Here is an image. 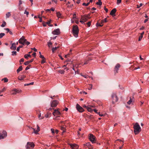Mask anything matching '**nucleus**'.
<instances>
[{
	"mask_svg": "<svg viewBox=\"0 0 149 149\" xmlns=\"http://www.w3.org/2000/svg\"><path fill=\"white\" fill-rule=\"evenodd\" d=\"M24 59L23 58H21L19 61V62L20 63V64H21L22 63H21V62H24Z\"/></svg>",
	"mask_w": 149,
	"mask_h": 149,
	"instance_id": "nucleus-45",
	"label": "nucleus"
},
{
	"mask_svg": "<svg viewBox=\"0 0 149 149\" xmlns=\"http://www.w3.org/2000/svg\"><path fill=\"white\" fill-rule=\"evenodd\" d=\"M90 2H88L87 3H83L82 4V5L83 6H88V5L89 4Z\"/></svg>",
	"mask_w": 149,
	"mask_h": 149,
	"instance_id": "nucleus-37",
	"label": "nucleus"
},
{
	"mask_svg": "<svg viewBox=\"0 0 149 149\" xmlns=\"http://www.w3.org/2000/svg\"><path fill=\"white\" fill-rule=\"evenodd\" d=\"M60 30L59 29H57L52 32V33L54 35H58L60 33Z\"/></svg>",
	"mask_w": 149,
	"mask_h": 149,
	"instance_id": "nucleus-12",
	"label": "nucleus"
},
{
	"mask_svg": "<svg viewBox=\"0 0 149 149\" xmlns=\"http://www.w3.org/2000/svg\"><path fill=\"white\" fill-rule=\"evenodd\" d=\"M51 21V20H50L48 21V22H46L47 24L49 25L50 24Z\"/></svg>",
	"mask_w": 149,
	"mask_h": 149,
	"instance_id": "nucleus-56",
	"label": "nucleus"
},
{
	"mask_svg": "<svg viewBox=\"0 0 149 149\" xmlns=\"http://www.w3.org/2000/svg\"><path fill=\"white\" fill-rule=\"evenodd\" d=\"M87 24L88 26V27H89L91 25V22H89L87 23Z\"/></svg>",
	"mask_w": 149,
	"mask_h": 149,
	"instance_id": "nucleus-53",
	"label": "nucleus"
},
{
	"mask_svg": "<svg viewBox=\"0 0 149 149\" xmlns=\"http://www.w3.org/2000/svg\"><path fill=\"white\" fill-rule=\"evenodd\" d=\"M22 68H23L22 66H20L17 70V73H18L19 71H21L22 70Z\"/></svg>",
	"mask_w": 149,
	"mask_h": 149,
	"instance_id": "nucleus-20",
	"label": "nucleus"
},
{
	"mask_svg": "<svg viewBox=\"0 0 149 149\" xmlns=\"http://www.w3.org/2000/svg\"><path fill=\"white\" fill-rule=\"evenodd\" d=\"M5 29L8 32H9L10 31V30L8 28H5Z\"/></svg>",
	"mask_w": 149,
	"mask_h": 149,
	"instance_id": "nucleus-61",
	"label": "nucleus"
},
{
	"mask_svg": "<svg viewBox=\"0 0 149 149\" xmlns=\"http://www.w3.org/2000/svg\"><path fill=\"white\" fill-rule=\"evenodd\" d=\"M47 23L46 22H43V25L44 26H46Z\"/></svg>",
	"mask_w": 149,
	"mask_h": 149,
	"instance_id": "nucleus-52",
	"label": "nucleus"
},
{
	"mask_svg": "<svg viewBox=\"0 0 149 149\" xmlns=\"http://www.w3.org/2000/svg\"><path fill=\"white\" fill-rule=\"evenodd\" d=\"M59 48V47H53L52 48V50L53 53H54L55 50H57Z\"/></svg>",
	"mask_w": 149,
	"mask_h": 149,
	"instance_id": "nucleus-19",
	"label": "nucleus"
},
{
	"mask_svg": "<svg viewBox=\"0 0 149 149\" xmlns=\"http://www.w3.org/2000/svg\"><path fill=\"white\" fill-rule=\"evenodd\" d=\"M98 114L100 116H103L104 115L103 114H100V112H98Z\"/></svg>",
	"mask_w": 149,
	"mask_h": 149,
	"instance_id": "nucleus-60",
	"label": "nucleus"
},
{
	"mask_svg": "<svg viewBox=\"0 0 149 149\" xmlns=\"http://www.w3.org/2000/svg\"><path fill=\"white\" fill-rule=\"evenodd\" d=\"M5 35V34L4 33H0V38H2Z\"/></svg>",
	"mask_w": 149,
	"mask_h": 149,
	"instance_id": "nucleus-34",
	"label": "nucleus"
},
{
	"mask_svg": "<svg viewBox=\"0 0 149 149\" xmlns=\"http://www.w3.org/2000/svg\"><path fill=\"white\" fill-rule=\"evenodd\" d=\"M58 102L56 100H54L51 102V107H56L58 104Z\"/></svg>",
	"mask_w": 149,
	"mask_h": 149,
	"instance_id": "nucleus-10",
	"label": "nucleus"
},
{
	"mask_svg": "<svg viewBox=\"0 0 149 149\" xmlns=\"http://www.w3.org/2000/svg\"><path fill=\"white\" fill-rule=\"evenodd\" d=\"M51 131L52 134H54L55 133L54 130L53 128L51 129Z\"/></svg>",
	"mask_w": 149,
	"mask_h": 149,
	"instance_id": "nucleus-42",
	"label": "nucleus"
},
{
	"mask_svg": "<svg viewBox=\"0 0 149 149\" xmlns=\"http://www.w3.org/2000/svg\"><path fill=\"white\" fill-rule=\"evenodd\" d=\"M26 77V76L24 75H22L19 76L18 77V79L19 80H23Z\"/></svg>",
	"mask_w": 149,
	"mask_h": 149,
	"instance_id": "nucleus-18",
	"label": "nucleus"
},
{
	"mask_svg": "<svg viewBox=\"0 0 149 149\" xmlns=\"http://www.w3.org/2000/svg\"><path fill=\"white\" fill-rule=\"evenodd\" d=\"M51 113H49V114L48 113H47V114H46L45 115V117L46 118H48L49 117V115H51Z\"/></svg>",
	"mask_w": 149,
	"mask_h": 149,
	"instance_id": "nucleus-35",
	"label": "nucleus"
},
{
	"mask_svg": "<svg viewBox=\"0 0 149 149\" xmlns=\"http://www.w3.org/2000/svg\"><path fill=\"white\" fill-rule=\"evenodd\" d=\"M31 49L33 50L35 52L37 51V49H36L35 48H31Z\"/></svg>",
	"mask_w": 149,
	"mask_h": 149,
	"instance_id": "nucleus-57",
	"label": "nucleus"
},
{
	"mask_svg": "<svg viewBox=\"0 0 149 149\" xmlns=\"http://www.w3.org/2000/svg\"><path fill=\"white\" fill-rule=\"evenodd\" d=\"M111 97L112 99V102L114 104L115 102H117L118 100V98L116 95L115 93H113L111 95Z\"/></svg>",
	"mask_w": 149,
	"mask_h": 149,
	"instance_id": "nucleus-5",
	"label": "nucleus"
},
{
	"mask_svg": "<svg viewBox=\"0 0 149 149\" xmlns=\"http://www.w3.org/2000/svg\"><path fill=\"white\" fill-rule=\"evenodd\" d=\"M104 9L105 10L106 12L107 13L108 12V10L107 8H106L105 7H104Z\"/></svg>",
	"mask_w": 149,
	"mask_h": 149,
	"instance_id": "nucleus-62",
	"label": "nucleus"
},
{
	"mask_svg": "<svg viewBox=\"0 0 149 149\" xmlns=\"http://www.w3.org/2000/svg\"><path fill=\"white\" fill-rule=\"evenodd\" d=\"M87 109L88 111L90 112H92L93 111V109L92 110L90 107H88L87 108Z\"/></svg>",
	"mask_w": 149,
	"mask_h": 149,
	"instance_id": "nucleus-25",
	"label": "nucleus"
},
{
	"mask_svg": "<svg viewBox=\"0 0 149 149\" xmlns=\"http://www.w3.org/2000/svg\"><path fill=\"white\" fill-rule=\"evenodd\" d=\"M37 129L36 130L35 129L33 128V132L35 134H38V132L40 131V127L38 125H37Z\"/></svg>",
	"mask_w": 149,
	"mask_h": 149,
	"instance_id": "nucleus-17",
	"label": "nucleus"
},
{
	"mask_svg": "<svg viewBox=\"0 0 149 149\" xmlns=\"http://www.w3.org/2000/svg\"><path fill=\"white\" fill-rule=\"evenodd\" d=\"M107 22V18H105L104 19V20H103L102 21V22H101V24H102L104 22Z\"/></svg>",
	"mask_w": 149,
	"mask_h": 149,
	"instance_id": "nucleus-47",
	"label": "nucleus"
},
{
	"mask_svg": "<svg viewBox=\"0 0 149 149\" xmlns=\"http://www.w3.org/2000/svg\"><path fill=\"white\" fill-rule=\"evenodd\" d=\"M84 146H86L88 147L91 146V144L90 142L87 143H86V144H84Z\"/></svg>",
	"mask_w": 149,
	"mask_h": 149,
	"instance_id": "nucleus-38",
	"label": "nucleus"
},
{
	"mask_svg": "<svg viewBox=\"0 0 149 149\" xmlns=\"http://www.w3.org/2000/svg\"><path fill=\"white\" fill-rule=\"evenodd\" d=\"M70 146L72 147H78V145L75 144H70Z\"/></svg>",
	"mask_w": 149,
	"mask_h": 149,
	"instance_id": "nucleus-24",
	"label": "nucleus"
},
{
	"mask_svg": "<svg viewBox=\"0 0 149 149\" xmlns=\"http://www.w3.org/2000/svg\"><path fill=\"white\" fill-rule=\"evenodd\" d=\"M31 57V55L29 54H26L24 56V57L25 58L27 59H28V57Z\"/></svg>",
	"mask_w": 149,
	"mask_h": 149,
	"instance_id": "nucleus-21",
	"label": "nucleus"
},
{
	"mask_svg": "<svg viewBox=\"0 0 149 149\" xmlns=\"http://www.w3.org/2000/svg\"><path fill=\"white\" fill-rule=\"evenodd\" d=\"M11 55L13 56H16L17 55V52L16 51H13L11 52Z\"/></svg>",
	"mask_w": 149,
	"mask_h": 149,
	"instance_id": "nucleus-26",
	"label": "nucleus"
},
{
	"mask_svg": "<svg viewBox=\"0 0 149 149\" xmlns=\"http://www.w3.org/2000/svg\"><path fill=\"white\" fill-rule=\"evenodd\" d=\"M6 90V88H4L2 89L1 90H0V93H1Z\"/></svg>",
	"mask_w": 149,
	"mask_h": 149,
	"instance_id": "nucleus-40",
	"label": "nucleus"
},
{
	"mask_svg": "<svg viewBox=\"0 0 149 149\" xmlns=\"http://www.w3.org/2000/svg\"><path fill=\"white\" fill-rule=\"evenodd\" d=\"M61 129L63 131V133L65 132V129L64 127H61Z\"/></svg>",
	"mask_w": 149,
	"mask_h": 149,
	"instance_id": "nucleus-29",
	"label": "nucleus"
},
{
	"mask_svg": "<svg viewBox=\"0 0 149 149\" xmlns=\"http://www.w3.org/2000/svg\"><path fill=\"white\" fill-rule=\"evenodd\" d=\"M21 91L20 90H19L16 89H14L12 90L11 91V94L13 95L16 94L17 93H19Z\"/></svg>",
	"mask_w": 149,
	"mask_h": 149,
	"instance_id": "nucleus-11",
	"label": "nucleus"
},
{
	"mask_svg": "<svg viewBox=\"0 0 149 149\" xmlns=\"http://www.w3.org/2000/svg\"><path fill=\"white\" fill-rule=\"evenodd\" d=\"M79 31V29L77 26L76 25L73 26L72 28V33L74 36L75 38H77L78 37Z\"/></svg>",
	"mask_w": 149,
	"mask_h": 149,
	"instance_id": "nucleus-3",
	"label": "nucleus"
},
{
	"mask_svg": "<svg viewBox=\"0 0 149 149\" xmlns=\"http://www.w3.org/2000/svg\"><path fill=\"white\" fill-rule=\"evenodd\" d=\"M2 81L3 80L4 82H7L8 81V79L7 78H3L2 80Z\"/></svg>",
	"mask_w": 149,
	"mask_h": 149,
	"instance_id": "nucleus-28",
	"label": "nucleus"
},
{
	"mask_svg": "<svg viewBox=\"0 0 149 149\" xmlns=\"http://www.w3.org/2000/svg\"><path fill=\"white\" fill-rule=\"evenodd\" d=\"M90 18L89 14L81 16V19L84 22H86Z\"/></svg>",
	"mask_w": 149,
	"mask_h": 149,
	"instance_id": "nucleus-6",
	"label": "nucleus"
},
{
	"mask_svg": "<svg viewBox=\"0 0 149 149\" xmlns=\"http://www.w3.org/2000/svg\"><path fill=\"white\" fill-rule=\"evenodd\" d=\"M96 4L98 5L101 6L102 5V2L100 0H98V1L96 3Z\"/></svg>",
	"mask_w": 149,
	"mask_h": 149,
	"instance_id": "nucleus-23",
	"label": "nucleus"
},
{
	"mask_svg": "<svg viewBox=\"0 0 149 149\" xmlns=\"http://www.w3.org/2000/svg\"><path fill=\"white\" fill-rule=\"evenodd\" d=\"M33 60H34V59L32 58V59H31V60H30L29 61H29V63H31L33 61Z\"/></svg>",
	"mask_w": 149,
	"mask_h": 149,
	"instance_id": "nucleus-59",
	"label": "nucleus"
},
{
	"mask_svg": "<svg viewBox=\"0 0 149 149\" xmlns=\"http://www.w3.org/2000/svg\"><path fill=\"white\" fill-rule=\"evenodd\" d=\"M56 14L57 16L58 17V18H59L60 17L61 15V14L60 12H57Z\"/></svg>",
	"mask_w": 149,
	"mask_h": 149,
	"instance_id": "nucleus-27",
	"label": "nucleus"
},
{
	"mask_svg": "<svg viewBox=\"0 0 149 149\" xmlns=\"http://www.w3.org/2000/svg\"><path fill=\"white\" fill-rule=\"evenodd\" d=\"M79 22L81 23L82 24H85V23H84L85 22L83 20H80Z\"/></svg>",
	"mask_w": 149,
	"mask_h": 149,
	"instance_id": "nucleus-54",
	"label": "nucleus"
},
{
	"mask_svg": "<svg viewBox=\"0 0 149 149\" xmlns=\"http://www.w3.org/2000/svg\"><path fill=\"white\" fill-rule=\"evenodd\" d=\"M96 25L97 26H102L103 25H101L100 24V23H97L96 24Z\"/></svg>",
	"mask_w": 149,
	"mask_h": 149,
	"instance_id": "nucleus-49",
	"label": "nucleus"
},
{
	"mask_svg": "<svg viewBox=\"0 0 149 149\" xmlns=\"http://www.w3.org/2000/svg\"><path fill=\"white\" fill-rule=\"evenodd\" d=\"M38 118L40 119H41L44 118V117L43 116H41V114L40 113V114L38 116Z\"/></svg>",
	"mask_w": 149,
	"mask_h": 149,
	"instance_id": "nucleus-39",
	"label": "nucleus"
},
{
	"mask_svg": "<svg viewBox=\"0 0 149 149\" xmlns=\"http://www.w3.org/2000/svg\"><path fill=\"white\" fill-rule=\"evenodd\" d=\"M22 1L21 0H19V5L20 6L22 4Z\"/></svg>",
	"mask_w": 149,
	"mask_h": 149,
	"instance_id": "nucleus-55",
	"label": "nucleus"
},
{
	"mask_svg": "<svg viewBox=\"0 0 149 149\" xmlns=\"http://www.w3.org/2000/svg\"><path fill=\"white\" fill-rule=\"evenodd\" d=\"M34 84L33 82H32L29 83L27 84H24V85L25 86H29V85H33Z\"/></svg>",
	"mask_w": 149,
	"mask_h": 149,
	"instance_id": "nucleus-33",
	"label": "nucleus"
},
{
	"mask_svg": "<svg viewBox=\"0 0 149 149\" xmlns=\"http://www.w3.org/2000/svg\"><path fill=\"white\" fill-rule=\"evenodd\" d=\"M58 72L61 74H63L64 73L65 71L63 70H60L58 71Z\"/></svg>",
	"mask_w": 149,
	"mask_h": 149,
	"instance_id": "nucleus-31",
	"label": "nucleus"
},
{
	"mask_svg": "<svg viewBox=\"0 0 149 149\" xmlns=\"http://www.w3.org/2000/svg\"><path fill=\"white\" fill-rule=\"evenodd\" d=\"M23 47V46L22 45H20L19 47H18L17 49V52H19V49L20 48H22Z\"/></svg>",
	"mask_w": 149,
	"mask_h": 149,
	"instance_id": "nucleus-32",
	"label": "nucleus"
},
{
	"mask_svg": "<svg viewBox=\"0 0 149 149\" xmlns=\"http://www.w3.org/2000/svg\"><path fill=\"white\" fill-rule=\"evenodd\" d=\"M52 114L54 116H58L61 114V113L57 109H54V111L53 113Z\"/></svg>",
	"mask_w": 149,
	"mask_h": 149,
	"instance_id": "nucleus-14",
	"label": "nucleus"
},
{
	"mask_svg": "<svg viewBox=\"0 0 149 149\" xmlns=\"http://www.w3.org/2000/svg\"><path fill=\"white\" fill-rule=\"evenodd\" d=\"M24 13L25 14H26L27 15H28L29 14V13L28 12H27L26 10H25L24 12Z\"/></svg>",
	"mask_w": 149,
	"mask_h": 149,
	"instance_id": "nucleus-51",
	"label": "nucleus"
},
{
	"mask_svg": "<svg viewBox=\"0 0 149 149\" xmlns=\"http://www.w3.org/2000/svg\"><path fill=\"white\" fill-rule=\"evenodd\" d=\"M6 24V22L5 21H3V23L1 25V26L2 27H4Z\"/></svg>",
	"mask_w": 149,
	"mask_h": 149,
	"instance_id": "nucleus-36",
	"label": "nucleus"
},
{
	"mask_svg": "<svg viewBox=\"0 0 149 149\" xmlns=\"http://www.w3.org/2000/svg\"><path fill=\"white\" fill-rule=\"evenodd\" d=\"M6 18H9L11 15L10 13V12H8L6 14Z\"/></svg>",
	"mask_w": 149,
	"mask_h": 149,
	"instance_id": "nucleus-22",
	"label": "nucleus"
},
{
	"mask_svg": "<svg viewBox=\"0 0 149 149\" xmlns=\"http://www.w3.org/2000/svg\"><path fill=\"white\" fill-rule=\"evenodd\" d=\"M18 42L23 45H24L25 44L28 45L30 44V42L27 41L26 39H25V37L24 36H22L19 40Z\"/></svg>",
	"mask_w": 149,
	"mask_h": 149,
	"instance_id": "nucleus-2",
	"label": "nucleus"
},
{
	"mask_svg": "<svg viewBox=\"0 0 149 149\" xmlns=\"http://www.w3.org/2000/svg\"><path fill=\"white\" fill-rule=\"evenodd\" d=\"M93 111H94L96 113L98 114V112H97V110L96 109H93Z\"/></svg>",
	"mask_w": 149,
	"mask_h": 149,
	"instance_id": "nucleus-58",
	"label": "nucleus"
},
{
	"mask_svg": "<svg viewBox=\"0 0 149 149\" xmlns=\"http://www.w3.org/2000/svg\"><path fill=\"white\" fill-rule=\"evenodd\" d=\"M52 43L51 42H47V45L49 47H50L52 45Z\"/></svg>",
	"mask_w": 149,
	"mask_h": 149,
	"instance_id": "nucleus-41",
	"label": "nucleus"
},
{
	"mask_svg": "<svg viewBox=\"0 0 149 149\" xmlns=\"http://www.w3.org/2000/svg\"><path fill=\"white\" fill-rule=\"evenodd\" d=\"M120 66V65L118 63L115 66L114 70V72L115 74L118 73V71Z\"/></svg>",
	"mask_w": 149,
	"mask_h": 149,
	"instance_id": "nucleus-13",
	"label": "nucleus"
},
{
	"mask_svg": "<svg viewBox=\"0 0 149 149\" xmlns=\"http://www.w3.org/2000/svg\"><path fill=\"white\" fill-rule=\"evenodd\" d=\"M29 63V61H26V62H25L24 63V64L25 65H29V63Z\"/></svg>",
	"mask_w": 149,
	"mask_h": 149,
	"instance_id": "nucleus-48",
	"label": "nucleus"
},
{
	"mask_svg": "<svg viewBox=\"0 0 149 149\" xmlns=\"http://www.w3.org/2000/svg\"><path fill=\"white\" fill-rule=\"evenodd\" d=\"M134 132L135 134H138L141 130V128L138 123H136L134 125Z\"/></svg>",
	"mask_w": 149,
	"mask_h": 149,
	"instance_id": "nucleus-1",
	"label": "nucleus"
},
{
	"mask_svg": "<svg viewBox=\"0 0 149 149\" xmlns=\"http://www.w3.org/2000/svg\"><path fill=\"white\" fill-rule=\"evenodd\" d=\"M7 136V133L6 131H0V140L5 138Z\"/></svg>",
	"mask_w": 149,
	"mask_h": 149,
	"instance_id": "nucleus-4",
	"label": "nucleus"
},
{
	"mask_svg": "<svg viewBox=\"0 0 149 149\" xmlns=\"http://www.w3.org/2000/svg\"><path fill=\"white\" fill-rule=\"evenodd\" d=\"M16 43H12L11 46L10 47V49L13 50L15 51L16 50Z\"/></svg>",
	"mask_w": 149,
	"mask_h": 149,
	"instance_id": "nucleus-16",
	"label": "nucleus"
},
{
	"mask_svg": "<svg viewBox=\"0 0 149 149\" xmlns=\"http://www.w3.org/2000/svg\"><path fill=\"white\" fill-rule=\"evenodd\" d=\"M46 61H45V58L44 59H42V61L41 62V63L42 64H43L45 63Z\"/></svg>",
	"mask_w": 149,
	"mask_h": 149,
	"instance_id": "nucleus-46",
	"label": "nucleus"
},
{
	"mask_svg": "<svg viewBox=\"0 0 149 149\" xmlns=\"http://www.w3.org/2000/svg\"><path fill=\"white\" fill-rule=\"evenodd\" d=\"M29 68H30V67H29V66H27V67L26 68L25 70H28V69H29Z\"/></svg>",
	"mask_w": 149,
	"mask_h": 149,
	"instance_id": "nucleus-63",
	"label": "nucleus"
},
{
	"mask_svg": "<svg viewBox=\"0 0 149 149\" xmlns=\"http://www.w3.org/2000/svg\"><path fill=\"white\" fill-rule=\"evenodd\" d=\"M132 102V100L131 97H130V100L127 102V103L128 104H130Z\"/></svg>",
	"mask_w": 149,
	"mask_h": 149,
	"instance_id": "nucleus-30",
	"label": "nucleus"
},
{
	"mask_svg": "<svg viewBox=\"0 0 149 149\" xmlns=\"http://www.w3.org/2000/svg\"><path fill=\"white\" fill-rule=\"evenodd\" d=\"M40 57L42 58V59H44L45 58L44 56L41 54H40Z\"/></svg>",
	"mask_w": 149,
	"mask_h": 149,
	"instance_id": "nucleus-50",
	"label": "nucleus"
},
{
	"mask_svg": "<svg viewBox=\"0 0 149 149\" xmlns=\"http://www.w3.org/2000/svg\"><path fill=\"white\" fill-rule=\"evenodd\" d=\"M76 15L75 13H74L73 14V18L74 19L75 18H76Z\"/></svg>",
	"mask_w": 149,
	"mask_h": 149,
	"instance_id": "nucleus-64",
	"label": "nucleus"
},
{
	"mask_svg": "<svg viewBox=\"0 0 149 149\" xmlns=\"http://www.w3.org/2000/svg\"><path fill=\"white\" fill-rule=\"evenodd\" d=\"M89 139L92 143H95V137L91 134H89Z\"/></svg>",
	"mask_w": 149,
	"mask_h": 149,
	"instance_id": "nucleus-8",
	"label": "nucleus"
},
{
	"mask_svg": "<svg viewBox=\"0 0 149 149\" xmlns=\"http://www.w3.org/2000/svg\"><path fill=\"white\" fill-rule=\"evenodd\" d=\"M34 146V144L33 142H28L26 146V149H28L31 148H33Z\"/></svg>",
	"mask_w": 149,
	"mask_h": 149,
	"instance_id": "nucleus-7",
	"label": "nucleus"
},
{
	"mask_svg": "<svg viewBox=\"0 0 149 149\" xmlns=\"http://www.w3.org/2000/svg\"><path fill=\"white\" fill-rule=\"evenodd\" d=\"M76 108L77 110L79 112H83L84 110L83 108L80 106L78 104H77L76 106Z\"/></svg>",
	"mask_w": 149,
	"mask_h": 149,
	"instance_id": "nucleus-9",
	"label": "nucleus"
},
{
	"mask_svg": "<svg viewBox=\"0 0 149 149\" xmlns=\"http://www.w3.org/2000/svg\"><path fill=\"white\" fill-rule=\"evenodd\" d=\"M121 0H117V3L118 5L121 3Z\"/></svg>",
	"mask_w": 149,
	"mask_h": 149,
	"instance_id": "nucleus-44",
	"label": "nucleus"
},
{
	"mask_svg": "<svg viewBox=\"0 0 149 149\" xmlns=\"http://www.w3.org/2000/svg\"><path fill=\"white\" fill-rule=\"evenodd\" d=\"M116 10L115 8L113 9L111 11L110 14L113 16H115V13L116 12Z\"/></svg>",
	"mask_w": 149,
	"mask_h": 149,
	"instance_id": "nucleus-15",
	"label": "nucleus"
},
{
	"mask_svg": "<svg viewBox=\"0 0 149 149\" xmlns=\"http://www.w3.org/2000/svg\"><path fill=\"white\" fill-rule=\"evenodd\" d=\"M143 37V36H142V35H140V36H139V41H140L141 39H142V38Z\"/></svg>",
	"mask_w": 149,
	"mask_h": 149,
	"instance_id": "nucleus-43",
	"label": "nucleus"
}]
</instances>
